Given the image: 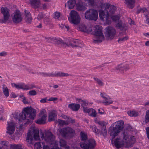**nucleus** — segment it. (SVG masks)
I'll return each instance as SVG.
<instances>
[{
	"mask_svg": "<svg viewBox=\"0 0 149 149\" xmlns=\"http://www.w3.org/2000/svg\"><path fill=\"white\" fill-rule=\"evenodd\" d=\"M92 33L97 37V39L94 40L95 42H100L104 39V36L102 32L101 28L99 26H96L93 27Z\"/></svg>",
	"mask_w": 149,
	"mask_h": 149,
	"instance_id": "nucleus-6",
	"label": "nucleus"
},
{
	"mask_svg": "<svg viewBox=\"0 0 149 149\" xmlns=\"http://www.w3.org/2000/svg\"><path fill=\"white\" fill-rule=\"evenodd\" d=\"M116 27L122 31H125L127 29V26L122 21L120 20L116 24Z\"/></svg>",
	"mask_w": 149,
	"mask_h": 149,
	"instance_id": "nucleus-15",
	"label": "nucleus"
},
{
	"mask_svg": "<svg viewBox=\"0 0 149 149\" xmlns=\"http://www.w3.org/2000/svg\"><path fill=\"white\" fill-rule=\"evenodd\" d=\"M110 136L114 138L115 136H116L120 132L116 129L114 127H113L112 129L110 130Z\"/></svg>",
	"mask_w": 149,
	"mask_h": 149,
	"instance_id": "nucleus-21",
	"label": "nucleus"
},
{
	"mask_svg": "<svg viewBox=\"0 0 149 149\" xmlns=\"http://www.w3.org/2000/svg\"><path fill=\"white\" fill-rule=\"evenodd\" d=\"M106 128V126H103V127L101 128V134L104 136H105L107 134V132Z\"/></svg>",
	"mask_w": 149,
	"mask_h": 149,
	"instance_id": "nucleus-33",
	"label": "nucleus"
},
{
	"mask_svg": "<svg viewBox=\"0 0 149 149\" xmlns=\"http://www.w3.org/2000/svg\"><path fill=\"white\" fill-rule=\"evenodd\" d=\"M25 13V19L26 22L28 23H30L32 20V18L30 13L27 9L24 10Z\"/></svg>",
	"mask_w": 149,
	"mask_h": 149,
	"instance_id": "nucleus-17",
	"label": "nucleus"
},
{
	"mask_svg": "<svg viewBox=\"0 0 149 149\" xmlns=\"http://www.w3.org/2000/svg\"><path fill=\"white\" fill-rule=\"evenodd\" d=\"M128 115L130 116L136 117L138 116V112L135 111H130L128 112Z\"/></svg>",
	"mask_w": 149,
	"mask_h": 149,
	"instance_id": "nucleus-31",
	"label": "nucleus"
},
{
	"mask_svg": "<svg viewBox=\"0 0 149 149\" xmlns=\"http://www.w3.org/2000/svg\"><path fill=\"white\" fill-rule=\"evenodd\" d=\"M86 27L84 24H81L79 26V29L82 32H85Z\"/></svg>",
	"mask_w": 149,
	"mask_h": 149,
	"instance_id": "nucleus-37",
	"label": "nucleus"
},
{
	"mask_svg": "<svg viewBox=\"0 0 149 149\" xmlns=\"http://www.w3.org/2000/svg\"><path fill=\"white\" fill-rule=\"evenodd\" d=\"M60 27L62 29H63L65 31H68L69 29V27L68 26H67L66 25H61Z\"/></svg>",
	"mask_w": 149,
	"mask_h": 149,
	"instance_id": "nucleus-41",
	"label": "nucleus"
},
{
	"mask_svg": "<svg viewBox=\"0 0 149 149\" xmlns=\"http://www.w3.org/2000/svg\"><path fill=\"white\" fill-rule=\"evenodd\" d=\"M97 5L100 7L101 8V9L99 10V11L100 19L102 20H104L105 18H107V17L109 16L108 10H107L106 5L102 1L100 0H98Z\"/></svg>",
	"mask_w": 149,
	"mask_h": 149,
	"instance_id": "nucleus-4",
	"label": "nucleus"
},
{
	"mask_svg": "<svg viewBox=\"0 0 149 149\" xmlns=\"http://www.w3.org/2000/svg\"><path fill=\"white\" fill-rule=\"evenodd\" d=\"M144 13V15H146V17H147V15L149 13L147 10L145 8H140L137 11V13Z\"/></svg>",
	"mask_w": 149,
	"mask_h": 149,
	"instance_id": "nucleus-26",
	"label": "nucleus"
},
{
	"mask_svg": "<svg viewBox=\"0 0 149 149\" xmlns=\"http://www.w3.org/2000/svg\"><path fill=\"white\" fill-rule=\"evenodd\" d=\"M87 144L89 149H93L95 148L96 143L94 140L89 139L88 140Z\"/></svg>",
	"mask_w": 149,
	"mask_h": 149,
	"instance_id": "nucleus-19",
	"label": "nucleus"
},
{
	"mask_svg": "<svg viewBox=\"0 0 149 149\" xmlns=\"http://www.w3.org/2000/svg\"><path fill=\"white\" fill-rule=\"evenodd\" d=\"M61 132L64 137L71 138L75 134L74 130L69 127L63 128L61 130Z\"/></svg>",
	"mask_w": 149,
	"mask_h": 149,
	"instance_id": "nucleus-8",
	"label": "nucleus"
},
{
	"mask_svg": "<svg viewBox=\"0 0 149 149\" xmlns=\"http://www.w3.org/2000/svg\"><path fill=\"white\" fill-rule=\"evenodd\" d=\"M75 0H69L68 2V6L70 9L73 8L76 4Z\"/></svg>",
	"mask_w": 149,
	"mask_h": 149,
	"instance_id": "nucleus-23",
	"label": "nucleus"
},
{
	"mask_svg": "<svg viewBox=\"0 0 149 149\" xmlns=\"http://www.w3.org/2000/svg\"><path fill=\"white\" fill-rule=\"evenodd\" d=\"M1 12L3 15V17L0 21L2 23H5L8 20L10 16L9 10L6 7H2L1 9Z\"/></svg>",
	"mask_w": 149,
	"mask_h": 149,
	"instance_id": "nucleus-11",
	"label": "nucleus"
},
{
	"mask_svg": "<svg viewBox=\"0 0 149 149\" xmlns=\"http://www.w3.org/2000/svg\"><path fill=\"white\" fill-rule=\"evenodd\" d=\"M83 110L85 112L89 113L91 112V109H88L87 107H84Z\"/></svg>",
	"mask_w": 149,
	"mask_h": 149,
	"instance_id": "nucleus-47",
	"label": "nucleus"
},
{
	"mask_svg": "<svg viewBox=\"0 0 149 149\" xmlns=\"http://www.w3.org/2000/svg\"><path fill=\"white\" fill-rule=\"evenodd\" d=\"M30 3L32 6L35 8L38 7L40 5V0H31Z\"/></svg>",
	"mask_w": 149,
	"mask_h": 149,
	"instance_id": "nucleus-20",
	"label": "nucleus"
},
{
	"mask_svg": "<svg viewBox=\"0 0 149 149\" xmlns=\"http://www.w3.org/2000/svg\"><path fill=\"white\" fill-rule=\"evenodd\" d=\"M107 10H108L109 15H110L113 14L114 13L116 7L115 6L111 5L110 4L108 3H104Z\"/></svg>",
	"mask_w": 149,
	"mask_h": 149,
	"instance_id": "nucleus-16",
	"label": "nucleus"
},
{
	"mask_svg": "<svg viewBox=\"0 0 149 149\" xmlns=\"http://www.w3.org/2000/svg\"><path fill=\"white\" fill-rule=\"evenodd\" d=\"M146 131L147 137L149 139V127H148L146 128Z\"/></svg>",
	"mask_w": 149,
	"mask_h": 149,
	"instance_id": "nucleus-54",
	"label": "nucleus"
},
{
	"mask_svg": "<svg viewBox=\"0 0 149 149\" xmlns=\"http://www.w3.org/2000/svg\"><path fill=\"white\" fill-rule=\"evenodd\" d=\"M80 147L83 149H89L87 144L84 143H80Z\"/></svg>",
	"mask_w": 149,
	"mask_h": 149,
	"instance_id": "nucleus-35",
	"label": "nucleus"
},
{
	"mask_svg": "<svg viewBox=\"0 0 149 149\" xmlns=\"http://www.w3.org/2000/svg\"><path fill=\"white\" fill-rule=\"evenodd\" d=\"M88 3H90L91 5L94 4L95 3L94 0H87Z\"/></svg>",
	"mask_w": 149,
	"mask_h": 149,
	"instance_id": "nucleus-53",
	"label": "nucleus"
},
{
	"mask_svg": "<svg viewBox=\"0 0 149 149\" xmlns=\"http://www.w3.org/2000/svg\"><path fill=\"white\" fill-rule=\"evenodd\" d=\"M35 110L31 107L25 108L21 113L19 114V119H26L27 122L29 121V119H33L36 115Z\"/></svg>",
	"mask_w": 149,
	"mask_h": 149,
	"instance_id": "nucleus-2",
	"label": "nucleus"
},
{
	"mask_svg": "<svg viewBox=\"0 0 149 149\" xmlns=\"http://www.w3.org/2000/svg\"><path fill=\"white\" fill-rule=\"evenodd\" d=\"M128 22L131 25L132 24H134V22L131 19H128Z\"/></svg>",
	"mask_w": 149,
	"mask_h": 149,
	"instance_id": "nucleus-55",
	"label": "nucleus"
},
{
	"mask_svg": "<svg viewBox=\"0 0 149 149\" xmlns=\"http://www.w3.org/2000/svg\"><path fill=\"white\" fill-rule=\"evenodd\" d=\"M43 17V15L42 14L40 13L38 15L37 17V18L38 19H42Z\"/></svg>",
	"mask_w": 149,
	"mask_h": 149,
	"instance_id": "nucleus-51",
	"label": "nucleus"
},
{
	"mask_svg": "<svg viewBox=\"0 0 149 149\" xmlns=\"http://www.w3.org/2000/svg\"><path fill=\"white\" fill-rule=\"evenodd\" d=\"M91 111L92 113L90 114V115L94 117H95L97 115V113L95 110L93 109H91Z\"/></svg>",
	"mask_w": 149,
	"mask_h": 149,
	"instance_id": "nucleus-38",
	"label": "nucleus"
},
{
	"mask_svg": "<svg viewBox=\"0 0 149 149\" xmlns=\"http://www.w3.org/2000/svg\"><path fill=\"white\" fill-rule=\"evenodd\" d=\"M41 138L43 137L47 143L51 144H52L56 142L55 140V136L50 132H47L45 135L43 134H42Z\"/></svg>",
	"mask_w": 149,
	"mask_h": 149,
	"instance_id": "nucleus-9",
	"label": "nucleus"
},
{
	"mask_svg": "<svg viewBox=\"0 0 149 149\" xmlns=\"http://www.w3.org/2000/svg\"><path fill=\"white\" fill-rule=\"evenodd\" d=\"M57 100V98H56L51 97V98H50L49 100V101H54V100Z\"/></svg>",
	"mask_w": 149,
	"mask_h": 149,
	"instance_id": "nucleus-60",
	"label": "nucleus"
},
{
	"mask_svg": "<svg viewBox=\"0 0 149 149\" xmlns=\"http://www.w3.org/2000/svg\"><path fill=\"white\" fill-rule=\"evenodd\" d=\"M71 22L75 25H77L80 22V18L77 12L72 10L70 15Z\"/></svg>",
	"mask_w": 149,
	"mask_h": 149,
	"instance_id": "nucleus-10",
	"label": "nucleus"
},
{
	"mask_svg": "<svg viewBox=\"0 0 149 149\" xmlns=\"http://www.w3.org/2000/svg\"><path fill=\"white\" fill-rule=\"evenodd\" d=\"M145 121L147 123V122H149V111H147L146 112V114L145 117Z\"/></svg>",
	"mask_w": 149,
	"mask_h": 149,
	"instance_id": "nucleus-40",
	"label": "nucleus"
},
{
	"mask_svg": "<svg viewBox=\"0 0 149 149\" xmlns=\"http://www.w3.org/2000/svg\"><path fill=\"white\" fill-rule=\"evenodd\" d=\"M40 102L42 103H45L46 102V99H44L40 100Z\"/></svg>",
	"mask_w": 149,
	"mask_h": 149,
	"instance_id": "nucleus-62",
	"label": "nucleus"
},
{
	"mask_svg": "<svg viewBox=\"0 0 149 149\" xmlns=\"http://www.w3.org/2000/svg\"><path fill=\"white\" fill-rule=\"evenodd\" d=\"M128 38V37H125L123 38H120L119 39V40H118V41H120V40L123 41V40H125L127 39Z\"/></svg>",
	"mask_w": 149,
	"mask_h": 149,
	"instance_id": "nucleus-56",
	"label": "nucleus"
},
{
	"mask_svg": "<svg viewBox=\"0 0 149 149\" xmlns=\"http://www.w3.org/2000/svg\"><path fill=\"white\" fill-rule=\"evenodd\" d=\"M1 143L3 146H2V148H4L5 149H7V148L8 147L9 143L5 141H1Z\"/></svg>",
	"mask_w": 149,
	"mask_h": 149,
	"instance_id": "nucleus-32",
	"label": "nucleus"
},
{
	"mask_svg": "<svg viewBox=\"0 0 149 149\" xmlns=\"http://www.w3.org/2000/svg\"><path fill=\"white\" fill-rule=\"evenodd\" d=\"M22 17L20 12L17 10L13 17V21L15 23H18L22 21Z\"/></svg>",
	"mask_w": 149,
	"mask_h": 149,
	"instance_id": "nucleus-13",
	"label": "nucleus"
},
{
	"mask_svg": "<svg viewBox=\"0 0 149 149\" xmlns=\"http://www.w3.org/2000/svg\"><path fill=\"white\" fill-rule=\"evenodd\" d=\"M115 126L114 127L120 132L124 128V123L123 120H120L115 123Z\"/></svg>",
	"mask_w": 149,
	"mask_h": 149,
	"instance_id": "nucleus-18",
	"label": "nucleus"
},
{
	"mask_svg": "<svg viewBox=\"0 0 149 149\" xmlns=\"http://www.w3.org/2000/svg\"><path fill=\"white\" fill-rule=\"evenodd\" d=\"M61 116L64 119L66 120H68V118L69 120V121H70V118L68 117L66 115L64 114H62Z\"/></svg>",
	"mask_w": 149,
	"mask_h": 149,
	"instance_id": "nucleus-52",
	"label": "nucleus"
},
{
	"mask_svg": "<svg viewBox=\"0 0 149 149\" xmlns=\"http://www.w3.org/2000/svg\"><path fill=\"white\" fill-rule=\"evenodd\" d=\"M55 17L56 18H58L60 16V13L59 12H56L55 13Z\"/></svg>",
	"mask_w": 149,
	"mask_h": 149,
	"instance_id": "nucleus-48",
	"label": "nucleus"
},
{
	"mask_svg": "<svg viewBox=\"0 0 149 149\" xmlns=\"http://www.w3.org/2000/svg\"><path fill=\"white\" fill-rule=\"evenodd\" d=\"M98 12L96 10L90 9L86 12L85 16L86 19L95 21L98 18Z\"/></svg>",
	"mask_w": 149,
	"mask_h": 149,
	"instance_id": "nucleus-5",
	"label": "nucleus"
},
{
	"mask_svg": "<svg viewBox=\"0 0 149 149\" xmlns=\"http://www.w3.org/2000/svg\"><path fill=\"white\" fill-rule=\"evenodd\" d=\"M126 3L128 7L130 8H132L134 6L135 3L134 0H125Z\"/></svg>",
	"mask_w": 149,
	"mask_h": 149,
	"instance_id": "nucleus-24",
	"label": "nucleus"
},
{
	"mask_svg": "<svg viewBox=\"0 0 149 149\" xmlns=\"http://www.w3.org/2000/svg\"><path fill=\"white\" fill-rule=\"evenodd\" d=\"M98 123L102 126V127H103V126H105L104 124L102 122L99 121L98 122Z\"/></svg>",
	"mask_w": 149,
	"mask_h": 149,
	"instance_id": "nucleus-57",
	"label": "nucleus"
},
{
	"mask_svg": "<svg viewBox=\"0 0 149 149\" xmlns=\"http://www.w3.org/2000/svg\"><path fill=\"white\" fill-rule=\"evenodd\" d=\"M57 122H58L59 125H68L70 123V121H69V119L68 118V120H63L60 119H58Z\"/></svg>",
	"mask_w": 149,
	"mask_h": 149,
	"instance_id": "nucleus-28",
	"label": "nucleus"
},
{
	"mask_svg": "<svg viewBox=\"0 0 149 149\" xmlns=\"http://www.w3.org/2000/svg\"><path fill=\"white\" fill-rule=\"evenodd\" d=\"M69 107L73 111H76L79 110L80 105L79 104H69Z\"/></svg>",
	"mask_w": 149,
	"mask_h": 149,
	"instance_id": "nucleus-22",
	"label": "nucleus"
},
{
	"mask_svg": "<svg viewBox=\"0 0 149 149\" xmlns=\"http://www.w3.org/2000/svg\"><path fill=\"white\" fill-rule=\"evenodd\" d=\"M52 145H54V146L51 148V149H59L58 146V144L56 142L53 143Z\"/></svg>",
	"mask_w": 149,
	"mask_h": 149,
	"instance_id": "nucleus-44",
	"label": "nucleus"
},
{
	"mask_svg": "<svg viewBox=\"0 0 149 149\" xmlns=\"http://www.w3.org/2000/svg\"><path fill=\"white\" fill-rule=\"evenodd\" d=\"M56 116V114L54 112H50L49 114V121H51L54 120Z\"/></svg>",
	"mask_w": 149,
	"mask_h": 149,
	"instance_id": "nucleus-25",
	"label": "nucleus"
},
{
	"mask_svg": "<svg viewBox=\"0 0 149 149\" xmlns=\"http://www.w3.org/2000/svg\"><path fill=\"white\" fill-rule=\"evenodd\" d=\"M100 111V109H99L98 110V111L99 112V113L101 114H103L104 113V111L103 110H102L101 111Z\"/></svg>",
	"mask_w": 149,
	"mask_h": 149,
	"instance_id": "nucleus-61",
	"label": "nucleus"
},
{
	"mask_svg": "<svg viewBox=\"0 0 149 149\" xmlns=\"http://www.w3.org/2000/svg\"><path fill=\"white\" fill-rule=\"evenodd\" d=\"M47 115L45 113V111L43 110L39 113V118L36 121L38 124H45L46 120Z\"/></svg>",
	"mask_w": 149,
	"mask_h": 149,
	"instance_id": "nucleus-12",
	"label": "nucleus"
},
{
	"mask_svg": "<svg viewBox=\"0 0 149 149\" xmlns=\"http://www.w3.org/2000/svg\"><path fill=\"white\" fill-rule=\"evenodd\" d=\"M8 125L7 128V133L9 134H12L14 133L15 129V124L11 122L8 123Z\"/></svg>",
	"mask_w": 149,
	"mask_h": 149,
	"instance_id": "nucleus-14",
	"label": "nucleus"
},
{
	"mask_svg": "<svg viewBox=\"0 0 149 149\" xmlns=\"http://www.w3.org/2000/svg\"><path fill=\"white\" fill-rule=\"evenodd\" d=\"M29 93L30 95H35L36 94V92L35 90H32L29 91Z\"/></svg>",
	"mask_w": 149,
	"mask_h": 149,
	"instance_id": "nucleus-46",
	"label": "nucleus"
},
{
	"mask_svg": "<svg viewBox=\"0 0 149 149\" xmlns=\"http://www.w3.org/2000/svg\"><path fill=\"white\" fill-rule=\"evenodd\" d=\"M123 140L119 139H116L114 142L115 146L118 148H120L123 146L127 148H129L132 146L136 141L134 137L129 135L126 132H123Z\"/></svg>",
	"mask_w": 149,
	"mask_h": 149,
	"instance_id": "nucleus-1",
	"label": "nucleus"
},
{
	"mask_svg": "<svg viewBox=\"0 0 149 149\" xmlns=\"http://www.w3.org/2000/svg\"><path fill=\"white\" fill-rule=\"evenodd\" d=\"M81 139L83 141H85L87 140V136L83 131H81L80 133Z\"/></svg>",
	"mask_w": 149,
	"mask_h": 149,
	"instance_id": "nucleus-27",
	"label": "nucleus"
},
{
	"mask_svg": "<svg viewBox=\"0 0 149 149\" xmlns=\"http://www.w3.org/2000/svg\"><path fill=\"white\" fill-rule=\"evenodd\" d=\"M34 148L35 149H40L41 148V145L40 142L36 143L34 145Z\"/></svg>",
	"mask_w": 149,
	"mask_h": 149,
	"instance_id": "nucleus-39",
	"label": "nucleus"
},
{
	"mask_svg": "<svg viewBox=\"0 0 149 149\" xmlns=\"http://www.w3.org/2000/svg\"><path fill=\"white\" fill-rule=\"evenodd\" d=\"M61 76H68V73H61L60 74Z\"/></svg>",
	"mask_w": 149,
	"mask_h": 149,
	"instance_id": "nucleus-58",
	"label": "nucleus"
},
{
	"mask_svg": "<svg viewBox=\"0 0 149 149\" xmlns=\"http://www.w3.org/2000/svg\"><path fill=\"white\" fill-rule=\"evenodd\" d=\"M92 25H89L88 26H86L85 32L86 33H89L92 32L93 29H92Z\"/></svg>",
	"mask_w": 149,
	"mask_h": 149,
	"instance_id": "nucleus-30",
	"label": "nucleus"
},
{
	"mask_svg": "<svg viewBox=\"0 0 149 149\" xmlns=\"http://www.w3.org/2000/svg\"><path fill=\"white\" fill-rule=\"evenodd\" d=\"M75 122V121L74 120H72L71 118H70V123H74Z\"/></svg>",
	"mask_w": 149,
	"mask_h": 149,
	"instance_id": "nucleus-63",
	"label": "nucleus"
},
{
	"mask_svg": "<svg viewBox=\"0 0 149 149\" xmlns=\"http://www.w3.org/2000/svg\"><path fill=\"white\" fill-rule=\"evenodd\" d=\"M3 93L6 96L9 95V92L8 89L7 88H6L3 90Z\"/></svg>",
	"mask_w": 149,
	"mask_h": 149,
	"instance_id": "nucleus-43",
	"label": "nucleus"
},
{
	"mask_svg": "<svg viewBox=\"0 0 149 149\" xmlns=\"http://www.w3.org/2000/svg\"><path fill=\"white\" fill-rule=\"evenodd\" d=\"M29 131L26 140L29 143L32 144L33 139L37 140L39 139V131L38 129L33 127H31Z\"/></svg>",
	"mask_w": 149,
	"mask_h": 149,
	"instance_id": "nucleus-3",
	"label": "nucleus"
},
{
	"mask_svg": "<svg viewBox=\"0 0 149 149\" xmlns=\"http://www.w3.org/2000/svg\"><path fill=\"white\" fill-rule=\"evenodd\" d=\"M116 33V29L112 26H108L105 29V35L107 40H110L113 39Z\"/></svg>",
	"mask_w": 149,
	"mask_h": 149,
	"instance_id": "nucleus-7",
	"label": "nucleus"
},
{
	"mask_svg": "<svg viewBox=\"0 0 149 149\" xmlns=\"http://www.w3.org/2000/svg\"><path fill=\"white\" fill-rule=\"evenodd\" d=\"M56 43L57 44H63V45L64 44H66V45L68 46H69V45H68L66 44V43L64 42L61 39H59V40H57V41H56Z\"/></svg>",
	"mask_w": 149,
	"mask_h": 149,
	"instance_id": "nucleus-42",
	"label": "nucleus"
},
{
	"mask_svg": "<svg viewBox=\"0 0 149 149\" xmlns=\"http://www.w3.org/2000/svg\"><path fill=\"white\" fill-rule=\"evenodd\" d=\"M106 20V22L107 24H111V21L110 19H109V17H107V18H105Z\"/></svg>",
	"mask_w": 149,
	"mask_h": 149,
	"instance_id": "nucleus-45",
	"label": "nucleus"
},
{
	"mask_svg": "<svg viewBox=\"0 0 149 149\" xmlns=\"http://www.w3.org/2000/svg\"><path fill=\"white\" fill-rule=\"evenodd\" d=\"M111 18L114 22H116L119 20V17L118 15H112L111 16Z\"/></svg>",
	"mask_w": 149,
	"mask_h": 149,
	"instance_id": "nucleus-36",
	"label": "nucleus"
},
{
	"mask_svg": "<svg viewBox=\"0 0 149 149\" xmlns=\"http://www.w3.org/2000/svg\"><path fill=\"white\" fill-rule=\"evenodd\" d=\"M97 82L98 83V84L100 85H102L103 84V83L102 81H101L99 79H97Z\"/></svg>",
	"mask_w": 149,
	"mask_h": 149,
	"instance_id": "nucleus-59",
	"label": "nucleus"
},
{
	"mask_svg": "<svg viewBox=\"0 0 149 149\" xmlns=\"http://www.w3.org/2000/svg\"><path fill=\"white\" fill-rule=\"evenodd\" d=\"M14 86L16 88H19V89L22 88V89H29L28 88H27L26 89L23 88L21 85L19 86L18 85H17L15 84H14Z\"/></svg>",
	"mask_w": 149,
	"mask_h": 149,
	"instance_id": "nucleus-49",
	"label": "nucleus"
},
{
	"mask_svg": "<svg viewBox=\"0 0 149 149\" xmlns=\"http://www.w3.org/2000/svg\"><path fill=\"white\" fill-rule=\"evenodd\" d=\"M76 6L77 9L79 11L84 10L86 9L84 6L80 4H77Z\"/></svg>",
	"mask_w": 149,
	"mask_h": 149,
	"instance_id": "nucleus-29",
	"label": "nucleus"
},
{
	"mask_svg": "<svg viewBox=\"0 0 149 149\" xmlns=\"http://www.w3.org/2000/svg\"><path fill=\"white\" fill-rule=\"evenodd\" d=\"M59 143L61 147H63L67 145L66 141L63 139H61L60 140Z\"/></svg>",
	"mask_w": 149,
	"mask_h": 149,
	"instance_id": "nucleus-34",
	"label": "nucleus"
},
{
	"mask_svg": "<svg viewBox=\"0 0 149 149\" xmlns=\"http://www.w3.org/2000/svg\"><path fill=\"white\" fill-rule=\"evenodd\" d=\"M81 105L84 107L85 106H86L88 105V103L84 101L83 100H81Z\"/></svg>",
	"mask_w": 149,
	"mask_h": 149,
	"instance_id": "nucleus-50",
	"label": "nucleus"
},
{
	"mask_svg": "<svg viewBox=\"0 0 149 149\" xmlns=\"http://www.w3.org/2000/svg\"><path fill=\"white\" fill-rule=\"evenodd\" d=\"M43 149H49V147L47 146H44Z\"/></svg>",
	"mask_w": 149,
	"mask_h": 149,
	"instance_id": "nucleus-64",
	"label": "nucleus"
}]
</instances>
